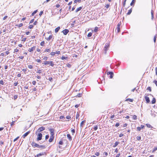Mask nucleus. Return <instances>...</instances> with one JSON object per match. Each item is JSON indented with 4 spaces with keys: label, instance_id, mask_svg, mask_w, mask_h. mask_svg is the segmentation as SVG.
<instances>
[{
    "label": "nucleus",
    "instance_id": "1",
    "mask_svg": "<svg viewBox=\"0 0 157 157\" xmlns=\"http://www.w3.org/2000/svg\"><path fill=\"white\" fill-rule=\"evenodd\" d=\"M42 134L41 133H39L37 135V141L40 140L42 139Z\"/></svg>",
    "mask_w": 157,
    "mask_h": 157
},
{
    "label": "nucleus",
    "instance_id": "2",
    "mask_svg": "<svg viewBox=\"0 0 157 157\" xmlns=\"http://www.w3.org/2000/svg\"><path fill=\"white\" fill-rule=\"evenodd\" d=\"M121 24V22H119L117 25V31L118 32H119L120 31V25Z\"/></svg>",
    "mask_w": 157,
    "mask_h": 157
},
{
    "label": "nucleus",
    "instance_id": "3",
    "mask_svg": "<svg viewBox=\"0 0 157 157\" xmlns=\"http://www.w3.org/2000/svg\"><path fill=\"white\" fill-rule=\"evenodd\" d=\"M45 129V128L44 127H41L39 128L37 131L38 132H40Z\"/></svg>",
    "mask_w": 157,
    "mask_h": 157
},
{
    "label": "nucleus",
    "instance_id": "4",
    "mask_svg": "<svg viewBox=\"0 0 157 157\" xmlns=\"http://www.w3.org/2000/svg\"><path fill=\"white\" fill-rule=\"evenodd\" d=\"M107 75H110V78H112L113 77V73L112 72H107Z\"/></svg>",
    "mask_w": 157,
    "mask_h": 157
},
{
    "label": "nucleus",
    "instance_id": "5",
    "mask_svg": "<svg viewBox=\"0 0 157 157\" xmlns=\"http://www.w3.org/2000/svg\"><path fill=\"white\" fill-rule=\"evenodd\" d=\"M49 130L50 132V134H51V136H54V132L55 131L54 129H52V128H50V129Z\"/></svg>",
    "mask_w": 157,
    "mask_h": 157
},
{
    "label": "nucleus",
    "instance_id": "6",
    "mask_svg": "<svg viewBox=\"0 0 157 157\" xmlns=\"http://www.w3.org/2000/svg\"><path fill=\"white\" fill-rule=\"evenodd\" d=\"M69 31L67 29H65L62 31V32L64 35H66L69 32Z\"/></svg>",
    "mask_w": 157,
    "mask_h": 157
},
{
    "label": "nucleus",
    "instance_id": "7",
    "mask_svg": "<svg viewBox=\"0 0 157 157\" xmlns=\"http://www.w3.org/2000/svg\"><path fill=\"white\" fill-rule=\"evenodd\" d=\"M31 144L33 146H34L35 147H38L39 146V145L38 144L34 142H32L31 143Z\"/></svg>",
    "mask_w": 157,
    "mask_h": 157
},
{
    "label": "nucleus",
    "instance_id": "8",
    "mask_svg": "<svg viewBox=\"0 0 157 157\" xmlns=\"http://www.w3.org/2000/svg\"><path fill=\"white\" fill-rule=\"evenodd\" d=\"M35 46H33L31 48H29L28 50V51L30 52H32L35 49Z\"/></svg>",
    "mask_w": 157,
    "mask_h": 157
},
{
    "label": "nucleus",
    "instance_id": "9",
    "mask_svg": "<svg viewBox=\"0 0 157 157\" xmlns=\"http://www.w3.org/2000/svg\"><path fill=\"white\" fill-rule=\"evenodd\" d=\"M144 98L147 103H149L150 102V100L148 97L146 96H145Z\"/></svg>",
    "mask_w": 157,
    "mask_h": 157
},
{
    "label": "nucleus",
    "instance_id": "10",
    "mask_svg": "<svg viewBox=\"0 0 157 157\" xmlns=\"http://www.w3.org/2000/svg\"><path fill=\"white\" fill-rule=\"evenodd\" d=\"M156 113H155L154 111H151V115L153 117H155V116H156Z\"/></svg>",
    "mask_w": 157,
    "mask_h": 157
},
{
    "label": "nucleus",
    "instance_id": "11",
    "mask_svg": "<svg viewBox=\"0 0 157 157\" xmlns=\"http://www.w3.org/2000/svg\"><path fill=\"white\" fill-rule=\"evenodd\" d=\"M30 133V131H28L26 132L25 134H24L22 136V137L23 138H25V137H26Z\"/></svg>",
    "mask_w": 157,
    "mask_h": 157
},
{
    "label": "nucleus",
    "instance_id": "12",
    "mask_svg": "<svg viewBox=\"0 0 157 157\" xmlns=\"http://www.w3.org/2000/svg\"><path fill=\"white\" fill-rule=\"evenodd\" d=\"M54 138V136H51L50 139L49 140V141L50 142H51L52 141Z\"/></svg>",
    "mask_w": 157,
    "mask_h": 157
},
{
    "label": "nucleus",
    "instance_id": "13",
    "mask_svg": "<svg viewBox=\"0 0 157 157\" xmlns=\"http://www.w3.org/2000/svg\"><path fill=\"white\" fill-rule=\"evenodd\" d=\"M50 61H45L42 63V64L44 65L50 64Z\"/></svg>",
    "mask_w": 157,
    "mask_h": 157
},
{
    "label": "nucleus",
    "instance_id": "14",
    "mask_svg": "<svg viewBox=\"0 0 157 157\" xmlns=\"http://www.w3.org/2000/svg\"><path fill=\"white\" fill-rule=\"evenodd\" d=\"M67 138L70 141H71L72 140V137L70 134H67Z\"/></svg>",
    "mask_w": 157,
    "mask_h": 157
},
{
    "label": "nucleus",
    "instance_id": "15",
    "mask_svg": "<svg viewBox=\"0 0 157 157\" xmlns=\"http://www.w3.org/2000/svg\"><path fill=\"white\" fill-rule=\"evenodd\" d=\"M82 7H79L78 8L75 10V12L76 13H77L78 11L82 9Z\"/></svg>",
    "mask_w": 157,
    "mask_h": 157
},
{
    "label": "nucleus",
    "instance_id": "16",
    "mask_svg": "<svg viewBox=\"0 0 157 157\" xmlns=\"http://www.w3.org/2000/svg\"><path fill=\"white\" fill-rule=\"evenodd\" d=\"M60 29V27H58L56 28L55 29V32L56 33H57Z\"/></svg>",
    "mask_w": 157,
    "mask_h": 157
},
{
    "label": "nucleus",
    "instance_id": "17",
    "mask_svg": "<svg viewBox=\"0 0 157 157\" xmlns=\"http://www.w3.org/2000/svg\"><path fill=\"white\" fill-rule=\"evenodd\" d=\"M44 154V153H41L38 154L36 155V157H39V156H41Z\"/></svg>",
    "mask_w": 157,
    "mask_h": 157
},
{
    "label": "nucleus",
    "instance_id": "18",
    "mask_svg": "<svg viewBox=\"0 0 157 157\" xmlns=\"http://www.w3.org/2000/svg\"><path fill=\"white\" fill-rule=\"evenodd\" d=\"M119 143V142L116 141L115 143V144L113 146V147H115L117 146L118 144Z\"/></svg>",
    "mask_w": 157,
    "mask_h": 157
},
{
    "label": "nucleus",
    "instance_id": "19",
    "mask_svg": "<svg viewBox=\"0 0 157 157\" xmlns=\"http://www.w3.org/2000/svg\"><path fill=\"white\" fill-rule=\"evenodd\" d=\"M151 19L152 20H153V18H154L153 11L152 10L151 11Z\"/></svg>",
    "mask_w": 157,
    "mask_h": 157
},
{
    "label": "nucleus",
    "instance_id": "20",
    "mask_svg": "<svg viewBox=\"0 0 157 157\" xmlns=\"http://www.w3.org/2000/svg\"><path fill=\"white\" fill-rule=\"evenodd\" d=\"M156 102V99L155 98H153V100L151 101V102L152 104H154Z\"/></svg>",
    "mask_w": 157,
    "mask_h": 157
},
{
    "label": "nucleus",
    "instance_id": "21",
    "mask_svg": "<svg viewBox=\"0 0 157 157\" xmlns=\"http://www.w3.org/2000/svg\"><path fill=\"white\" fill-rule=\"evenodd\" d=\"M135 2V0H132L130 3V5L131 6L133 5Z\"/></svg>",
    "mask_w": 157,
    "mask_h": 157
},
{
    "label": "nucleus",
    "instance_id": "22",
    "mask_svg": "<svg viewBox=\"0 0 157 157\" xmlns=\"http://www.w3.org/2000/svg\"><path fill=\"white\" fill-rule=\"evenodd\" d=\"M132 12V9H130L128 11V13H127V15H130Z\"/></svg>",
    "mask_w": 157,
    "mask_h": 157
},
{
    "label": "nucleus",
    "instance_id": "23",
    "mask_svg": "<svg viewBox=\"0 0 157 157\" xmlns=\"http://www.w3.org/2000/svg\"><path fill=\"white\" fill-rule=\"evenodd\" d=\"M133 101V99L130 98H128L126 100V101H128L130 102H132Z\"/></svg>",
    "mask_w": 157,
    "mask_h": 157
},
{
    "label": "nucleus",
    "instance_id": "24",
    "mask_svg": "<svg viewBox=\"0 0 157 157\" xmlns=\"http://www.w3.org/2000/svg\"><path fill=\"white\" fill-rule=\"evenodd\" d=\"M85 123V121H82L80 124V126L81 127H82V125L83 124Z\"/></svg>",
    "mask_w": 157,
    "mask_h": 157
},
{
    "label": "nucleus",
    "instance_id": "25",
    "mask_svg": "<svg viewBox=\"0 0 157 157\" xmlns=\"http://www.w3.org/2000/svg\"><path fill=\"white\" fill-rule=\"evenodd\" d=\"M37 12V10H36L35 11H34L32 14V16H33Z\"/></svg>",
    "mask_w": 157,
    "mask_h": 157
},
{
    "label": "nucleus",
    "instance_id": "26",
    "mask_svg": "<svg viewBox=\"0 0 157 157\" xmlns=\"http://www.w3.org/2000/svg\"><path fill=\"white\" fill-rule=\"evenodd\" d=\"M50 65L52 66V67H53L54 66V64L53 63V62L52 61H50Z\"/></svg>",
    "mask_w": 157,
    "mask_h": 157
},
{
    "label": "nucleus",
    "instance_id": "27",
    "mask_svg": "<svg viewBox=\"0 0 157 157\" xmlns=\"http://www.w3.org/2000/svg\"><path fill=\"white\" fill-rule=\"evenodd\" d=\"M98 27H96L94 29V31L95 32H97V31H98Z\"/></svg>",
    "mask_w": 157,
    "mask_h": 157
},
{
    "label": "nucleus",
    "instance_id": "28",
    "mask_svg": "<svg viewBox=\"0 0 157 157\" xmlns=\"http://www.w3.org/2000/svg\"><path fill=\"white\" fill-rule=\"evenodd\" d=\"M92 35V33H88L87 35V36L88 37H91Z\"/></svg>",
    "mask_w": 157,
    "mask_h": 157
},
{
    "label": "nucleus",
    "instance_id": "29",
    "mask_svg": "<svg viewBox=\"0 0 157 157\" xmlns=\"http://www.w3.org/2000/svg\"><path fill=\"white\" fill-rule=\"evenodd\" d=\"M16 26H18V27L20 28L23 26V24L22 23H20L18 25H16Z\"/></svg>",
    "mask_w": 157,
    "mask_h": 157
},
{
    "label": "nucleus",
    "instance_id": "30",
    "mask_svg": "<svg viewBox=\"0 0 157 157\" xmlns=\"http://www.w3.org/2000/svg\"><path fill=\"white\" fill-rule=\"evenodd\" d=\"M108 48H104V50L105 51V53L106 54V53L107 51L108 50Z\"/></svg>",
    "mask_w": 157,
    "mask_h": 157
},
{
    "label": "nucleus",
    "instance_id": "31",
    "mask_svg": "<svg viewBox=\"0 0 157 157\" xmlns=\"http://www.w3.org/2000/svg\"><path fill=\"white\" fill-rule=\"evenodd\" d=\"M108 48H104V50L105 51V53L106 54V53L107 51L108 50Z\"/></svg>",
    "mask_w": 157,
    "mask_h": 157
},
{
    "label": "nucleus",
    "instance_id": "32",
    "mask_svg": "<svg viewBox=\"0 0 157 157\" xmlns=\"http://www.w3.org/2000/svg\"><path fill=\"white\" fill-rule=\"evenodd\" d=\"M52 38V36L50 35L48 37L47 39V40H50Z\"/></svg>",
    "mask_w": 157,
    "mask_h": 157
},
{
    "label": "nucleus",
    "instance_id": "33",
    "mask_svg": "<svg viewBox=\"0 0 157 157\" xmlns=\"http://www.w3.org/2000/svg\"><path fill=\"white\" fill-rule=\"evenodd\" d=\"M39 148H40L41 147H42L43 148H44L45 147V146L44 145H39V146L38 147Z\"/></svg>",
    "mask_w": 157,
    "mask_h": 157
},
{
    "label": "nucleus",
    "instance_id": "34",
    "mask_svg": "<svg viewBox=\"0 0 157 157\" xmlns=\"http://www.w3.org/2000/svg\"><path fill=\"white\" fill-rule=\"evenodd\" d=\"M59 145H62L63 144V142L62 140H61L59 143Z\"/></svg>",
    "mask_w": 157,
    "mask_h": 157
},
{
    "label": "nucleus",
    "instance_id": "35",
    "mask_svg": "<svg viewBox=\"0 0 157 157\" xmlns=\"http://www.w3.org/2000/svg\"><path fill=\"white\" fill-rule=\"evenodd\" d=\"M109 46V45L108 44H106L105 45V47H104V48H108Z\"/></svg>",
    "mask_w": 157,
    "mask_h": 157
},
{
    "label": "nucleus",
    "instance_id": "36",
    "mask_svg": "<svg viewBox=\"0 0 157 157\" xmlns=\"http://www.w3.org/2000/svg\"><path fill=\"white\" fill-rule=\"evenodd\" d=\"M146 125L147 127H148V128H152V127H151V125L149 124H146Z\"/></svg>",
    "mask_w": 157,
    "mask_h": 157
},
{
    "label": "nucleus",
    "instance_id": "37",
    "mask_svg": "<svg viewBox=\"0 0 157 157\" xmlns=\"http://www.w3.org/2000/svg\"><path fill=\"white\" fill-rule=\"evenodd\" d=\"M133 118L134 119V120H136L137 118V116H136L135 115H134L133 116Z\"/></svg>",
    "mask_w": 157,
    "mask_h": 157
},
{
    "label": "nucleus",
    "instance_id": "38",
    "mask_svg": "<svg viewBox=\"0 0 157 157\" xmlns=\"http://www.w3.org/2000/svg\"><path fill=\"white\" fill-rule=\"evenodd\" d=\"M108 153L107 152H104L103 153V155H105L104 157H105L108 155Z\"/></svg>",
    "mask_w": 157,
    "mask_h": 157
},
{
    "label": "nucleus",
    "instance_id": "39",
    "mask_svg": "<svg viewBox=\"0 0 157 157\" xmlns=\"http://www.w3.org/2000/svg\"><path fill=\"white\" fill-rule=\"evenodd\" d=\"M50 50L49 49H46L45 50V52H50Z\"/></svg>",
    "mask_w": 157,
    "mask_h": 157
},
{
    "label": "nucleus",
    "instance_id": "40",
    "mask_svg": "<svg viewBox=\"0 0 157 157\" xmlns=\"http://www.w3.org/2000/svg\"><path fill=\"white\" fill-rule=\"evenodd\" d=\"M36 61H37L38 63H41V60L40 59H36Z\"/></svg>",
    "mask_w": 157,
    "mask_h": 157
},
{
    "label": "nucleus",
    "instance_id": "41",
    "mask_svg": "<svg viewBox=\"0 0 157 157\" xmlns=\"http://www.w3.org/2000/svg\"><path fill=\"white\" fill-rule=\"evenodd\" d=\"M40 45L42 46H43L44 44V41H42L41 43H40Z\"/></svg>",
    "mask_w": 157,
    "mask_h": 157
},
{
    "label": "nucleus",
    "instance_id": "42",
    "mask_svg": "<svg viewBox=\"0 0 157 157\" xmlns=\"http://www.w3.org/2000/svg\"><path fill=\"white\" fill-rule=\"evenodd\" d=\"M81 0H75L74 1V2L75 3H76L77 2H81Z\"/></svg>",
    "mask_w": 157,
    "mask_h": 157
},
{
    "label": "nucleus",
    "instance_id": "43",
    "mask_svg": "<svg viewBox=\"0 0 157 157\" xmlns=\"http://www.w3.org/2000/svg\"><path fill=\"white\" fill-rule=\"evenodd\" d=\"M67 57H65V56H63L61 57V59L62 60H63L64 59H67Z\"/></svg>",
    "mask_w": 157,
    "mask_h": 157
},
{
    "label": "nucleus",
    "instance_id": "44",
    "mask_svg": "<svg viewBox=\"0 0 157 157\" xmlns=\"http://www.w3.org/2000/svg\"><path fill=\"white\" fill-rule=\"evenodd\" d=\"M147 90H149L150 91H151V88L150 87H148L147 89Z\"/></svg>",
    "mask_w": 157,
    "mask_h": 157
},
{
    "label": "nucleus",
    "instance_id": "45",
    "mask_svg": "<svg viewBox=\"0 0 157 157\" xmlns=\"http://www.w3.org/2000/svg\"><path fill=\"white\" fill-rule=\"evenodd\" d=\"M33 27V25H30L29 26V29H32Z\"/></svg>",
    "mask_w": 157,
    "mask_h": 157
},
{
    "label": "nucleus",
    "instance_id": "46",
    "mask_svg": "<svg viewBox=\"0 0 157 157\" xmlns=\"http://www.w3.org/2000/svg\"><path fill=\"white\" fill-rule=\"evenodd\" d=\"M42 71L40 70H39L37 72V73H38L39 74H40L42 73Z\"/></svg>",
    "mask_w": 157,
    "mask_h": 157
},
{
    "label": "nucleus",
    "instance_id": "47",
    "mask_svg": "<svg viewBox=\"0 0 157 157\" xmlns=\"http://www.w3.org/2000/svg\"><path fill=\"white\" fill-rule=\"evenodd\" d=\"M71 132L72 133V134H73L75 133V129H73L71 130Z\"/></svg>",
    "mask_w": 157,
    "mask_h": 157
},
{
    "label": "nucleus",
    "instance_id": "48",
    "mask_svg": "<svg viewBox=\"0 0 157 157\" xmlns=\"http://www.w3.org/2000/svg\"><path fill=\"white\" fill-rule=\"evenodd\" d=\"M28 67L30 69H32L33 68V66L31 65H29L28 66Z\"/></svg>",
    "mask_w": 157,
    "mask_h": 157
},
{
    "label": "nucleus",
    "instance_id": "49",
    "mask_svg": "<svg viewBox=\"0 0 157 157\" xmlns=\"http://www.w3.org/2000/svg\"><path fill=\"white\" fill-rule=\"evenodd\" d=\"M18 84V82H15L13 84L14 85V86H17V85Z\"/></svg>",
    "mask_w": 157,
    "mask_h": 157
},
{
    "label": "nucleus",
    "instance_id": "50",
    "mask_svg": "<svg viewBox=\"0 0 157 157\" xmlns=\"http://www.w3.org/2000/svg\"><path fill=\"white\" fill-rule=\"evenodd\" d=\"M55 54V52H52L51 53V55L52 56H54Z\"/></svg>",
    "mask_w": 157,
    "mask_h": 157
},
{
    "label": "nucleus",
    "instance_id": "51",
    "mask_svg": "<svg viewBox=\"0 0 157 157\" xmlns=\"http://www.w3.org/2000/svg\"><path fill=\"white\" fill-rule=\"evenodd\" d=\"M98 128V126L97 125H96L94 127V130H96Z\"/></svg>",
    "mask_w": 157,
    "mask_h": 157
},
{
    "label": "nucleus",
    "instance_id": "52",
    "mask_svg": "<svg viewBox=\"0 0 157 157\" xmlns=\"http://www.w3.org/2000/svg\"><path fill=\"white\" fill-rule=\"evenodd\" d=\"M109 6H110V5L109 4H107L106 6H105V7L106 8H109Z\"/></svg>",
    "mask_w": 157,
    "mask_h": 157
},
{
    "label": "nucleus",
    "instance_id": "53",
    "mask_svg": "<svg viewBox=\"0 0 157 157\" xmlns=\"http://www.w3.org/2000/svg\"><path fill=\"white\" fill-rule=\"evenodd\" d=\"M0 83L2 85H4V82H3V81L2 80H1L0 81Z\"/></svg>",
    "mask_w": 157,
    "mask_h": 157
},
{
    "label": "nucleus",
    "instance_id": "54",
    "mask_svg": "<svg viewBox=\"0 0 157 157\" xmlns=\"http://www.w3.org/2000/svg\"><path fill=\"white\" fill-rule=\"evenodd\" d=\"M126 1V0H124V1L123 2V6L124 7L125 6Z\"/></svg>",
    "mask_w": 157,
    "mask_h": 157
},
{
    "label": "nucleus",
    "instance_id": "55",
    "mask_svg": "<svg viewBox=\"0 0 157 157\" xmlns=\"http://www.w3.org/2000/svg\"><path fill=\"white\" fill-rule=\"evenodd\" d=\"M100 153L99 152H96L95 153V155H96L97 156H98L99 155Z\"/></svg>",
    "mask_w": 157,
    "mask_h": 157
},
{
    "label": "nucleus",
    "instance_id": "56",
    "mask_svg": "<svg viewBox=\"0 0 157 157\" xmlns=\"http://www.w3.org/2000/svg\"><path fill=\"white\" fill-rule=\"evenodd\" d=\"M32 84L33 85H35L36 83V82L35 81H33V82H32Z\"/></svg>",
    "mask_w": 157,
    "mask_h": 157
},
{
    "label": "nucleus",
    "instance_id": "57",
    "mask_svg": "<svg viewBox=\"0 0 157 157\" xmlns=\"http://www.w3.org/2000/svg\"><path fill=\"white\" fill-rule=\"evenodd\" d=\"M49 137V135H46V136H45V140H47L48 139V138Z\"/></svg>",
    "mask_w": 157,
    "mask_h": 157
},
{
    "label": "nucleus",
    "instance_id": "58",
    "mask_svg": "<svg viewBox=\"0 0 157 157\" xmlns=\"http://www.w3.org/2000/svg\"><path fill=\"white\" fill-rule=\"evenodd\" d=\"M82 95V93H79L77 94V96L78 97H80Z\"/></svg>",
    "mask_w": 157,
    "mask_h": 157
},
{
    "label": "nucleus",
    "instance_id": "59",
    "mask_svg": "<svg viewBox=\"0 0 157 157\" xmlns=\"http://www.w3.org/2000/svg\"><path fill=\"white\" fill-rule=\"evenodd\" d=\"M48 80L51 82H52L53 80L52 78V77L49 78Z\"/></svg>",
    "mask_w": 157,
    "mask_h": 157
},
{
    "label": "nucleus",
    "instance_id": "60",
    "mask_svg": "<svg viewBox=\"0 0 157 157\" xmlns=\"http://www.w3.org/2000/svg\"><path fill=\"white\" fill-rule=\"evenodd\" d=\"M156 150H157V147H155V148L152 151V152H154Z\"/></svg>",
    "mask_w": 157,
    "mask_h": 157
},
{
    "label": "nucleus",
    "instance_id": "61",
    "mask_svg": "<svg viewBox=\"0 0 157 157\" xmlns=\"http://www.w3.org/2000/svg\"><path fill=\"white\" fill-rule=\"evenodd\" d=\"M19 50L18 49H14V52H17Z\"/></svg>",
    "mask_w": 157,
    "mask_h": 157
},
{
    "label": "nucleus",
    "instance_id": "62",
    "mask_svg": "<svg viewBox=\"0 0 157 157\" xmlns=\"http://www.w3.org/2000/svg\"><path fill=\"white\" fill-rule=\"evenodd\" d=\"M19 138V137H17L14 140H13V141L14 142H15L18 139V138Z\"/></svg>",
    "mask_w": 157,
    "mask_h": 157
},
{
    "label": "nucleus",
    "instance_id": "63",
    "mask_svg": "<svg viewBox=\"0 0 157 157\" xmlns=\"http://www.w3.org/2000/svg\"><path fill=\"white\" fill-rule=\"evenodd\" d=\"M141 128L140 127H138L137 128V129L138 131H140L141 130Z\"/></svg>",
    "mask_w": 157,
    "mask_h": 157
},
{
    "label": "nucleus",
    "instance_id": "64",
    "mask_svg": "<svg viewBox=\"0 0 157 157\" xmlns=\"http://www.w3.org/2000/svg\"><path fill=\"white\" fill-rule=\"evenodd\" d=\"M37 22L36 21L33 23V24L34 25H36L37 24Z\"/></svg>",
    "mask_w": 157,
    "mask_h": 157
}]
</instances>
